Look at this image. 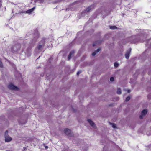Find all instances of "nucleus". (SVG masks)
I'll use <instances>...</instances> for the list:
<instances>
[{
  "mask_svg": "<svg viewBox=\"0 0 151 151\" xmlns=\"http://www.w3.org/2000/svg\"><path fill=\"white\" fill-rule=\"evenodd\" d=\"M140 37L138 36H134L128 38V40L131 43H136L140 42Z\"/></svg>",
  "mask_w": 151,
  "mask_h": 151,
  "instance_id": "f257e3e1",
  "label": "nucleus"
},
{
  "mask_svg": "<svg viewBox=\"0 0 151 151\" xmlns=\"http://www.w3.org/2000/svg\"><path fill=\"white\" fill-rule=\"evenodd\" d=\"M45 38H43L39 42V44L37 45V47L38 50H40L42 47L45 46Z\"/></svg>",
  "mask_w": 151,
  "mask_h": 151,
  "instance_id": "f03ea898",
  "label": "nucleus"
},
{
  "mask_svg": "<svg viewBox=\"0 0 151 151\" xmlns=\"http://www.w3.org/2000/svg\"><path fill=\"white\" fill-rule=\"evenodd\" d=\"M64 132L66 135L69 136L71 137L73 136L71 130L68 129H65L64 130Z\"/></svg>",
  "mask_w": 151,
  "mask_h": 151,
  "instance_id": "7ed1b4c3",
  "label": "nucleus"
},
{
  "mask_svg": "<svg viewBox=\"0 0 151 151\" xmlns=\"http://www.w3.org/2000/svg\"><path fill=\"white\" fill-rule=\"evenodd\" d=\"M8 88L9 89L14 90H18L19 88L17 87L12 84H10L8 85Z\"/></svg>",
  "mask_w": 151,
  "mask_h": 151,
  "instance_id": "20e7f679",
  "label": "nucleus"
},
{
  "mask_svg": "<svg viewBox=\"0 0 151 151\" xmlns=\"http://www.w3.org/2000/svg\"><path fill=\"white\" fill-rule=\"evenodd\" d=\"M95 6L94 5H92L88 7L86 9L84 10V12H89L91 9H93L94 8Z\"/></svg>",
  "mask_w": 151,
  "mask_h": 151,
  "instance_id": "39448f33",
  "label": "nucleus"
},
{
  "mask_svg": "<svg viewBox=\"0 0 151 151\" xmlns=\"http://www.w3.org/2000/svg\"><path fill=\"white\" fill-rule=\"evenodd\" d=\"M131 48H130L129 50H128L126 53L125 54V58L128 59L129 58L130 53L131 52Z\"/></svg>",
  "mask_w": 151,
  "mask_h": 151,
  "instance_id": "423d86ee",
  "label": "nucleus"
},
{
  "mask_svg": "<svg viewBox=\"0 0 151 151\" xmlns=\"http://www.w3.org/2000/svg\"><path fill=\"white\" fill-rule=\"evenodd\" d=\"M5 141L6 142H9L12 140V138L10 137L9 135L5 136Z\"/></svg>",
  "mask_w": 151,
  "mask_h": 151,
  "instance_id": "0eeeda50",
  "label": "nucleus"
},
{
  "mask_svg": "<svg viewBox=\"0 0 151 151\" xmlns=\"http://www.w3.org/2000/svg\"><path fill=\"white\" fill-rule=\"evenodd\" d=\"M88 121L90 124V125L91 126L93 127H94L95 126V124L93 122V121H91L90 119H88Z\"/></svg>",
  "mask_w": 151,
  "mask_h": 151,
  "instance_id": "6e6552de",
  "label": "nucleus"
},
{
  "mask_svg": "<svg viewBox=\"0 0 151 151\" xmlns=\"http://www.w3.org/2000/svg\"><path fill=\"white\" fill-rule=\"evenodd\" d=\"M35 7H33L29 9L28 10L25 11L26 13H30L32 12L34 10Z\"/></svg>",
  "mask_w": 151,
  "mask_h": 151,
  "instance_id": "1a4fd4ad",
  "label": "nucleus"
},
{
  "mask_svg": "<svg viewBox=\"0 0 151 151\" xmlns=\"http://www.w3.org/2000/svg\"><path fill=\"white\" fill-rule=\"evenodd\" d=\"M74 53V51H71L70 53L69 54V55L68 58V60H69L71 58V56L72 55H73Z\"/></svg>",
  "mask_w": 151,
  "mask_h": 151,
  "instance_id": "9d476101",
  "label": "nucleus"
},
{
  "mask_svg": "<svg viewBox=\"0 0 151 151\" xmlns=\"http://www.w3.org/2000/svg\"><path fill=\"white\" fill-rule=\"evenodd\" d=\"M147 110L144 109L142 111L141 114L145 116L147 114Z\"/></svg>",
  "mask_w": 151,
  "mask_h": 151,
  "instance_id": "9b49d317",
  "label": "nucleus"
},
{
  "mask_svg": "<svg viewBox=\"0 0 151 151\" xmlns=\"http://www.w3.org/2000/svg\"><path fill=\"white\" fill-rule=\"evenodd\" d=\"M121 90L120 88H118L117 91V93L118 94H121Z\"/></svg>",
  "mask_w": 151,
  "mask_h": 151,
  "instance_id": "f8f14e48",
  "label": "nucleus"
},
{
  "mask_svg": "<svg viewBox=\"0 0 151 151\" xmlns=\"http://www.w3.org/2000/svg\"><path fill=\"white\" fill-rule=\"evenodd\" d=\"M110 28L111 29L114 30L117 29V27L116 26H111L110 27Z\"/></svg>",
  "mask_w": 151,
  "mask_h": 151,
  "instance_id": "ddd939ff",
  "label": "nucleus"
},
{
  "mask_svg": "<svg viewBox=\"0 0 151 151\" xmlns=\"http://www.w3.org/2000/svg\"><path fill=\"white\" fill-rule=\"evenodd\" d=\"M111 124L112 125V126L113 128L114 129L116 128V127L114 124L113 123H111Z\"/></svg>",
  "mask_w": 151,
  "mask_h": 151,
  "instance_id": "4468645a",
  "label": "nucleus"
},
{
  "mask_svg": "<svg viewBox=\"0 0 151 151\" xmlns=\"http://www.w3.org/2000/svg\"><path fill=\"white\" fill-rule=\"evenodd\" d=\"M130 97L129 96H128L126 98L125 101H128L130 100Z\"/></svg>",
  "mask_w": 151,
  "mask_h": 151,
  "instance_id": "2eb2a0df",
  "label": "nucleus"
},
{
  "mask_svg": "<svg viewBox=\"0 0 151 151\" xmlns=\"http://www.w3.org/2000/svg\"><path fill=\"white\" fill-rule=\"evenodd\" d=\"M114 67L115 68H116L117 67H118V66H119V64L116 62H115L114 63Z\"/></svg>",
  "mask_w": 151,
  "mask_h": 151,
  "instance_id": "dca6fc26",
  "label": "nucleus"
},
{
  "mask_svg": "<svg viewBox=\"0 0 151 151\" xmlns=\"http://www.w3.org/2000/svg\"><path fill=\"white\" fill-rule=\"evenodd\" d=\"M0 67L2 68H3V63L1 60H0Z\"/></svg>",
  "mask_w": 151,
  "mask_h": 151,
  "instance_id": "f3484780",
  "label": "nucleus"
},
{
  "mask_svg": "<svg viewBox=\"0 0 151 151\" xmlns=\"http://www.w3.org/2000/svg\"><path fill=\"white\" fill-rule=\"evenodd\" d=\"M8 130H6L5 131V134H4L5 136H8Z\"/></svg>",
  "mask_w": 151,
  "mask_h": 151,
  "instance_id": "a211bd4d",
  "label": "nucleus"
},
{
  "mask_svg": "<svg viewBox=\"0 0 151 151\" xmlns=\"http://www.w3.org/2000/svg\"><path fill=\"white\" fill-rule=\"evenodd\" d=\"M98 42V41H96V42H95L94 43H93V46H96Z\"/></svg>",
  "mask_w": 151,
  "mask_h": 151,
  "instance_id": "6ab92c4d",
  "label": "nucleus"
},
{
  "mask_svg": "<svg viewBox=\"0 0 151 151\" xmlns=\"http://www.w3.org/2000/svg\"><path fill=\"white\" fill-rule=\"evenodd\" d=\"M114 77H111L110 78V80L111 81H114Z\"/></svg>",
  "mask_w": 151,
  "mask_h": 151,
  "instance_id": "aec40b11",
  "label": "nucleus"
},
{
  "mask_svg": "<svg viewBox=\"0 0 151 151\" xmlns=\"http://www.w3.org/2000/svg\"><path fill=\"white\" fill-rule=\"evenodd\" d=\"M19 14H23V13H26L25 11H21L19 12Z\"/></svg>",
  "mask_w": 151,
  "mask_h": 151,
  "instance_id": "412c9836",
  "label": "nucleus"
},
{
  "mask_svg": "<svg viewBox=\"0 0 151 151\" xmlns=\"http://www.w3.org/2000/svg\"><path fill=\"white\" fill-rule=\"evenodd\" d=\"M144 116L141 114L139 116V118L140 119H143Z\"/></svg>",
  "mask_w": 151,
  "mask_h": 151,
  "instance_id": "4be33fe9",
  "label": "nucleus"
},
{
  "mask_svg": "<svg viewBox=\"0 0 151 151\" xmlns=\"http://www.w3.org/2000/svg\"><path fill=\"white\" fill-rule=\"evenodd\" d=\"M100 50H101V49L100 48H98L96 51V52H98L100 51Z\"/></svg>",
  "mask_w": 151,
  "mask_h": 151,
  "instance_id": "5701e85b",
  "label": "nucleus"
},
{
  "mask_svg": "<svg viewBox=\"0 0 151 151\" xmlns=\"http://www.w3.org/2000/svg\"><path fill=\"white\" fill-rule=\"evenodd\" d=\"M2 0H0V8L2 6Z\"/></svg>",
  "mask_w": 151,
  "mask_h": 151,
  "instance_id": "b1692460",
  "label": "nucleus"
},
{
  "mask_svg": "<svg viewBox=\"0 0 151 151\" xmlns=\"http://www.w3.org/2000/svg\"><path fill=\"white\" fill-rule=\"evenodd\" d=\"M81 71H79L77 73V75H78L79 74L81 73Z\"/></svg>",
  "mask_w": 151,
  "mask_h": 151,
  "instance_id": "393cba45",
  "label": "nucleus"
},
{
  "mask_svg": "<svg viewBox=\"0 0 151 151\" xmlns=\"http://www.w3.org/2000/svg\"><path fill=\"white\" fill-rule=\"evenodd\" d=\"M96 54V52H93L92 53V55L93 56H95Z\"/></svg>",
  "mask_w": 151,
  "mask_h": 151,
  "instance_id": "a878e982",
  "label": "nucleus"
},
{
  "mask_svg": "<svg viewBox=\"0 0 151 151\" xmlns=\"http://www.w3.org/2000/svg\"><path fill=\"white\" fill-rule=\"evenodd\" d=\"M45 148L46 149H47L48 148V147L47 146H46L45 147Z\"/></svg>",
  "mask_w": 151,
  "mask_h": 151,
  "instance_id": "bb28decb",
  "label": "nucleus"
},
{
  "mask_svg": "<svg viewBox=\"0 0 151 151\" xmlns=\"http://www.w3.org/2000/svg\"><path fill=\"white\" fill-rule=\"evenodd\" d=\"M128 92L129 93H130V90H128Z\"/></svg>",
  "mask_w": 151,
  "mask_h": 151,
  "instance_id": "cd10ccee",
  "label": "nucleus"
},
{
  "mask_svg": "<svg viewBox=\"0 0 151 151\" xmlns=\"http://www.w3.org/2000/svg\"><path fill=\"white\" fill-rule=\"evenodd\" d=\"M6 151H11L9 150H6Z\"/></svg>",
  "mask_w": 151,
  "mask_h": 151,
  "instance_id": "c85d7f7f",
  "label": "nucleus"
}]
</instances>
